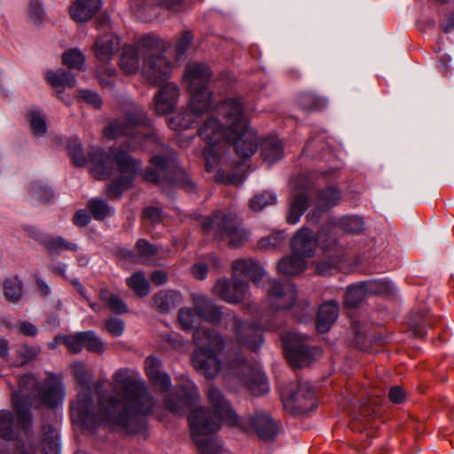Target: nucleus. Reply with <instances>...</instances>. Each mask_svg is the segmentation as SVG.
Segmentation results:
<instances>
[{"label": "nucleus", "mask_w": 454, "mask_h": 454, "mask_svg": "<svg viewBox=\"0 0 454 454\" xmlns=\"http://www.w3.org/2000/svg\"><path fill=\"white\" fill-rule=\"evenodd\" d=\"M37 439H39L37 437ZM39 441V445H42L43 454H59L60 444L59 435L55 428L47 425L43 427L42 440Z\"/></svg>", "instance_id": "obj_39"}, {"label": "nucleus", "mask_w": 454, "mask_h": 454, "mask_svg": "<svg viewBox=\"0 0 454 454\" xmlns=\"http://www.w3.org/2000/svg\"><path fill=\"white\" fill-rule=\"evenodd\" d=\"M234 275L239 273L251 279L255 285H263L262 280L266 275L263 267L254 259L243 258L238 259L232 262L231 266Z\"/></svg>", "instance_id": "obj_29"}, {"label": "nucleus", "mask_w": 454, "mask_h": 454, "mask_svg": "<svg viewBox=\"0 0 454 454\" xmlns=\"http://www.w3.org/2000/svg\"><path fill=\"white\" fill-rule=\"evenodd\" d=\"M88 153L91 163L90 172L98 179H104L111 175V160L114 161L120 173L125 175L124 176H130L132 180L141 170V161L122 147L112 148L110 155H107L103 149L90 146Z\"/></svg>", "instance_id": "obj_8"}, {"label": "nucleus", "mask_w": 454, "mask_h": 454, "mask_svg": "<svg viewBox=\"0 0 454 454\" xmlns=\"http://www.w3.org/2000/svg\"><path fill=\"white\" fill-rule=\"evenodd\" d=\"M239 366L241 367L240 380L252 395L259 396L269 391V383L264 373L260 369L250 366L240 354L228 363V367L231 370Z\"/></svg>", "instance_id": "obj_16"}, {"label": "nucleus", "mask_w": 454, "mask_h": 454, "mask_svg": "<svg viewBox=\"0 0 454 454\" xmlns=\"http://www.w3.org/2000/svg\"><path fill=\"white\" fill-rule=\"evenodd\" d=\"M192 40V33L190 30H185L178 38L174 47L176 58H181L186 52Z\"/></svg>", "instance_id": "obj_60"}, {"label": "nucleus", "mask_w": 454, "mask_h": 454, "mask_svg": "<svg viewBox=\"0 0 454 454\" xmlns=\"http://www.w3.org/2000/svg\"><path fill=\"white\" fill-rule=\"evenodd\" d=\"M29 192L32 200L37 202H47L52 195V190L41 182H34L29 186Z\"/></svg>", "instance_id": "obj_52"}, {"label": "nucleus", "mask_w": 454, "mask_h": 454, "mask_svg": "<svg viewBox=\"0 0 454 454\" xmlns=\"http://www.w3.org/2000/svg\"><path fill=\"white\" fill-rule=\"evenodd\" d=\"M294 317L300 322H307L313 317V309L305 300L296 301L292 305Z\"/></svg>", "instance_id": "obj_56"}, {"label": "nucleus", "mask_w": 454, "mask_h": 454, "mask_svg": "<svg viewBox=\"0 0 454 454\" xmlns=\"http://www.w3.org/2000/svg\"><path fill=\"white\" fill-rule=\"evenodd\" d=\"M285 239L286 236L283 231L274 232L262 238L258 242V247L264 250H275L284 244Z\"/></svg>", "instance_id": "obj_58"}, {"label": "nucleus", "mask_w": 454, "mask_h": 454, "mask_svg": "<svg viewBox=\"0 0 454 454\" xmlns=\"http://www.w3.org/2000/svg\"><path fill=\"white\" fill-rule=\"evenodd\" d=\"M277 203V195L271 191H263L255 194L249 201L250 208L254 212H260L266 207Z\"/></svg>", "instance_id": "obj_47"}, {"label": "nucleus", "mask_w": 454, "mask_h": 454, "mask_svg": "<svg viewBox=\"0 0 454 454\" xmlns=\"http://www.w3.org/2000/svg\"><path fill=\"white\" fill-rule=\"evenodd\" d=\"M145 181L165 185H176L188 192L196 191V184L191 179L183 168L176 166L174 161L157 155L151 159V166L143 174Z\"/></svg>", "instance_id": "obj_9"}, {"label": "nucleus", "mask_w": 454, "mask_h": 454, "mask_svg": "<svg viewBox=\"0 0 454 454\" xmlns=\"http://www.w3.org/2000/svg\"><path fill=\"white\" fill-rule=\"evenodd\" d=\"M288 400L292 402L295 413H306L316 406L313 388L308 382H300L295 391L292 392Z\"/></svg>", "instance_id": "obj_26"}, {"label": "nucleus", "mask_w": 454, "mask_h": 454, "mask_svg": "<svg viewBox=\"0 0 454 454\" xmlns=\"http://www.w3.org/2000/svg\"><path fill=\"white\" fill-rule=\"evenodd\" d=\"M41 352L39 346L22 345L16 349L17 358L14 360L13 364L21 366L30 361L35 360Z\"/></svg>", "instance_id": "obj_49"}, {"label": "nucleus", "mask_w": 454, "mask_h": 454, "mask_svg": "<svg viewBox=\"0 0 454 454\" xmlns=\"http://www.w3.org/2000/svg\"><path fill=\"white\" fill-rule=\"evenodd\" d=\"M143 215L152 224H157L162 221V210L157 207H147L143 210Z\"/></svg>", "instance_id": "obj_63"}, {"label": "nucleus", "mask_w": 454, "mask_h": 454, "mask_svg": "<svg viewBox=\"0 0 454 454\" xmlns=\"http://www.w3.org/2000/svg\"><path fill=\"white\" fill-rule=\"evenodd\" d=\"M211 105V101L201 99L199 94L192 95L188 106L181 114L168 121L169 128L172 129H190L198 118L210 108Z\"/></svg>", "instance_id": "obj_17"}, {"label": "nucleus", "mask_w": 454, "mask_h": 454, "mask_svg": "<svg viewBox=\"0 0 454 454\" xmlns=\"http://www.w3.org/2000/svg\"><path fill=\"white\" fill-rule=\"evenodd\" d=\"M233 331L239 343L256 350L263 343L262 325L258 322L244 321L236 315L232 316Z\"/></svg>", "instance_id": "obj_19"}, {"label": "nucleus", "mask_w": 454, "mask_h": 454, "mask_svg": "<svg viewBox=\"0 0 454 454\" xmlns=\"http://www.w3.org/2000/svg\"><path fill=\"white\" fill-rule=\"evenodd\" d=\"M39 397L50 406H56L64 397V387L61 379L51 374L43 382Z\"/></svg>", "instance_id": "obj_30"}, {"label": "nucleus", "mask_w": 454, "mask_h": 454, "mask_svg": "<svg viewBox=\"0 0 454 454\" xmlns=\"http://www.w3.org/2000/svg\"><path fill=\"white\" fill-rule=\"evenodd\" d=\"M249 283L233 275L232 282L228 278H220L216 281L213 292L221 300L230 304L241 302L247 296Z\"/></svg>", "instance_id": "obj_18"}, {"label": "nucleus", "mask_w": 454, "mask_h": 454, "mask_svg": "<svg viewBox=\"0 0 454 454\" xmlns=\"http://www.w3.org/2000/svg\"><path fill=\"white\" fill-rule=\"evenodd\" d=\"M89 351L101 354L105 352V343L103 340L92 331L83 332V348Z\"/></svg>", "instance_id": "obj_53"}, {"label": "nucleus", "mask_w": 454, "mask_h": 454, "mask_svg": "<svg viewBox=\"0 0 454 454\" xmlns=\"http://www.w3.org/2000/svg\"><path fill=\"white\" fill-rule=\"evenodd\" d=\"M61 340L67 349L72 353H79L83 348V332L77 333L73 335L55 337V340Z\"/></svg>", "instance_id": "obj_54"}, {"label": "nucleus", "mask_w": 454, "mask_h": 454, "mask_svg": "<svg viewBox=\"0 0 454 454\" xmlns=\"http://www.w3.org/2000/svg\"><path fill=\"white\" fill-rule=\"evenodd\" d=\"M67 151L75 166L83 167L86 165L87 158L83 153L82 145L79 138L73 137L68 140Z\"/></svg>", "instance_id": "obj_50"}, {"label": "nucleus", "mask_w": 454, "mask_h": 454, "mask_svg": "<svg viewBox=\"0 0 454 454\" xmlns=\"http://www.w3.org/2000/svg\"><path fill=\"white\" fill-rule=\"evenodd\" d=\"M107 304L110 309L116 314H123L127 311V307L122 300L114 294H111L107 298Z\"/></svg>", "instance_id": "obj_64"}, {"label": "nucleus", "mask_w": 454, "mask_h": 454, "mask_svg": "<svg viewBox=\"0 0 454 454\" xmlns=\"http://www.w3.org/2000/svg\"><path fill=\"white\" fill-rule=\"evenodd\" d=\"M183 396L168 395L165 398V408L172 413L182 415L184 413L186 406L195 401L198 396V388L196 385L187 380L184 384L178 387Z\"/></svg>", "instance_id": "obj_21"}, {"label": "nucleus", "mask_w": 454, "mask_h": 454, "mask_svg": "<svg viewBox=\"0 0 454 454\" xmlns=\"http://www.w3.org/2000/svg\"><path fill=\"white\" fill-rule=\"evenodd\" d=\"M184 0H157L142 7V12L145 14L150 10L154 11L157 8H162L170 12H177L181 9Z\"/></svg>", "instance_id": "obj_55"}, {"label": "nucleus", "mask_w": 454, "mask_h": 454, "mask_svg": "<svg viewBox=\"0 0 454 454\" xmlns=\"http://www.w3.org/2000/svg\"><path fill=\"white\" fill-rule=\"evenodd\" d=\"M121 40L119 36L108 33L95 40L92 50L94 56L102 62L110 61L119 50Z\"/></svg>", "instance_id": "obj_28"}, {"label": "nucleus", "mask_w": 454, "mask_h": 454, "mask_svg": "<svg viewBox=\"0 0 454 454\" xmlns=\"http://www.w3.org/2000/svg\"><path fill=\"white\" fill-rule=\"evenodd\" d=\"M180 301V294L174 291H160L153 295V308L160 313H167Z\"/></svg>", "instance_id": "obj_40"}, {"label": "nucleus", "mask_w": 454, "mask_h": 454, "mask_svg": "<svg viewBox=\"0 0 454 454\" xmlns=\"http://www.w3.org/2000/svg\"><path fill=\"white\" fill-rule=\"evenodd\" d=\"M28 118L33 133L37 137L44 136L47 131V123L43 113L36 107H32Z\"/></svg>", "instance_id": "obj_48"}, {"label": "nucleus", "mask_w": 454, "mask_h": 454, "mask_svg": "<svg viewBox=\"0 0 454 454\" xmlns=\"http://www.w3.org/2000/svg\"><path fill=\"white\" fill-rule=\"evenodd\" d=\"M339 304L331 301L322 304L317 312L316 326L320 333H327L339 316Z\"/></svg>", "instance_id": "obj_33"}, {"label": "nucleus", "mask_w": 454, "mask_h": 454, "mask_svg": "<svg viewBox=\"0 0 454 454\" xmlns=\"http://www.w3.org/2000/svg\"><path fill=\"white\" fill-rule=\"evenodd\" d=\"M136 247L143 257H151L157 254L158 249L145 239L137 241Z\"/></svg>", "instance_id": "obj_61"}, {"label": "nucleus", "mask_w": 454, "mask_h": 454, "mask_svg": "<svg viewBox=\"0 0 454 454\" xmlns=\"http://www.w3.org/2000/svg\"><path fill=\"white\" fill-rule=\"evenodd\" d=\"M133 180L130 176H120L113 180L106 189V194L110 200L120 198L125 190L131 186Z\"/></svg>", "instance_id": "obj_45"}, {"label": "nucleus", "mask_w": 454, "mask_h": 454, "mask_svg": "<svg viewBox=\"0 0 454 454\" xmlns=\"http://www.w3.org/2000/svg\"><path fill=\"white\" fill-rule=\"evenodd\" d=\"M4 294L8 301L17 303L23 294L22 281L16 276L5 279L4 283Z\"/></svg>", "instance_id": "obj_43"}, {"label": "nucleus", "mask_w": 454, "mask_h": 454, "mask_svg": "<svg viewBox=\"0 0 454 454\" xmlns=\"http://www.w3.org/2000/svg\"><path fill=\"white\" fill-rule=\"evenodd\" d=\"M179 89L176 84H165L154 97V111L158 115H165L173 112L177 105Z\"/></svg>", "instance_id": "obj_25"}, {"label": "nucleus", "mask_w": 454, "mask_h": 454, "mask_svg": "<svg viewBox=\"0 0 454 454\" xmlns=\"http://www.w3.org/2000/svg\"><path fill=\"white\" fill-rule=\"evenodd\" d=\"M41 392L38 381L32 374H25L19 380V389L12 393V403L17 400L20 406L27 409V404L31 403V399L37 397Z\"/></svg>", "instance_id": "obj_27"}, {"label": "nucleus", "mask_w": 454, "mask_h": 454, "mask_svg": "<svg viewBox=\"0 0 454 454\" xmlns=\"http://www.w3.org/2000/svg\"><path fill=\"white\" fill-rule=\"evenodd\" d=\"M101 6V0H76L69 7V13L75 22L84 23L95 15Z\"/></svg>", "instance_id": "obj_31"}, {"label": "nucleus", "mask_w": 454, "mask_h": 454, "mask_svg": "<svg viewBox=\"0 0 454 454\" xmlns=\"http://www.w3.org/2000/svg\"><path fill=\"white\" fill-rule=\"evenodd\" d=\"M72 370L82 390L71 404V416L74 422L90 431L102 424L131 430L138 416H146L154 409V399L138 373L126 369L116 371L113 376L115 395L100 394L96 407L88 387L91 377L84 365L75 363Z\"/></svg>", "instance_id": "obj_1"}, {"label": "nucleus", "mask_w": 454, "mask_h": 454, "mask_svg": "<svg viewBox=\"0 0 454 454\" xmlns=\"http://www.w3.org/2000/svg\"><path fill=\"white\" fill-rule=\"evenodd\" d=\"M142 51L138 41L132 45H125L120 58V67L127 74H134L139 69Z\"/></svg>", "instance_id": "obj_34"}, {"label": "nucleus", "mask_w": 454, "mask_h": 454, "mask_svg": "<svg viewBox=\"0 0 454 454\" xmlns=\"http://www.w3.org/2000/svg\"><path fill=\"white\" fill-rule=\"evenodd\" d=\"M217 114L224 120L230 132L235 135V152L242 158L251 157L257 150L258 138L247 127L244 106L240 98H227L216 106Z\"/></svg>", "instance_id": "obj_4"}, {"label": "nucleus", "mask_w": 454, "mask_h": 454, "mask_svg": "<svg viewBox=\"0 0 454 454\" xmlns=\"http://www.w3.org/2000/svg\"><path fill=\"white\" fill-rule=\"evenodd\" d=\"M395 289L392 282L383 279L363 281L347 287L344 303L347 307L356 308L367 294H394Z\"/></svg>", "instance_id": "obj_12"}, {"label": "nucleus", "mask_w": 454, "mask_h": 454, "mask_svg": "<svg viewBox=\"0 0 454 454\" xmlns=\"http://www.w3.org/2000/svg\"><path fill=\"white\" fill-rule=\"evenodd\" d=\"M145 370L150 380L167 391L171 387L170 376L161 371L160 360L153 356H148L145 361Z\"/></svg>", "instance_id": "obj_32"}, {"label": "nucleus", "mask_w": 454, "mask_h": 454, "mask_svg": "<svg viewBox=\"0 0 454 454\" xmlns=\"http://www.w3.org/2000/svg\"><path fill=\"white\" fill-rule=\"evenodd\" d=\"M150 121L145 111L139 106H134L125 116L111 121L105 129L104 135L108 139L128 137L125 147L129 151L145 149L149 152H160L164 146L154 132L148 134L134 133L138 126H149Z\"/></svg>", "instance_id": "obj_3"}, {"label": "nucleus", "mask_w": 454, "mask_h": 454, "mask_svg": "<svg viewBox=\"0 0 454 454\" xmlns=\"http://www.w3.org/2000/svg\"><path fill=\"white\" fill-rule=\"evenodd\" d=\"M238 422L231 427H239L246 433L254 432L259 439L269 442L278 435V425L276 421L263 411H255L246 418L239 419Z\"/></svg>", "instance_id": "obj_15"}, {"label": "nucleus", "mask_w": 454, "mask_h": 454, "mask_svg": "<svg viewBox=\"0 0 454 454\" xmlns=\"http://www.w3.org/2000/svg\"><path fill=\"white\" fill-rule=\"evenodd\" d=\"M261 154L263 161L270 165L281 160L284 156L281 141L276 137L264 139L261 144Z\"/></svg>", "instance_id": "obj_36"}, {"label": "nucleus", "mask_w": 454, "mask_h": 454, "mask_svg": "<svg viewBox=\"0 0 454 454\" xmlns=\"http://www.w3.org/2000/svg\"><path fill=\"white\" fill-rule=\"evenodd\" d=\"M306 259L292 252L290 256L283 257L278 263V270L283 275L294 276L306 269Z\"/></svg>", "instance_id": "obj_35"}, {"label": "nucleus", "mask_w": 454, "mask_h": 454, "mask_svg": "<svg viewBox=\"0 0 454 454\" xmlns=\"http://www.w3.org/2000/svg\"><path fill=\"white\" fill-rule=\"evenodd\" d=\"M196 313L192 308H182L178 313V321L183 330L192 331L194 328Z\"/></svg>", "instance_id": "obj_59"}, {"label": "nucleus", "mask_w": 454, "mask_h": 454, "mask_svg": "<svg viewBox=\"0 0 454 454\" xmlns=\"http://www.w3.org/2000/svg\"><path fill=\"white\" fill-rule=\"evenodd\" d=\"M18 422L21 432L14 425L13 415L9 411H0V438L4 441L15 442V450L18 454H36L39 449V441L33 431L32 416L27 409L20 406L14 401Z\"/></svg>", "instance_id": "obj_7"}, {"label": "nucleus", "mask_w": 454, "mask_h": 454, "mask_svg": "<svg viewBox=\"0 0 454 454\" xmlns=\"http://www.w3.org/2000/svg\"><path fill=\"white\" fill-rule=\"evenodd\" d=\"M46 78L50 84L55 88H73L76 84V79L74 74L63 68L58 69L56 72L47 71Z\"/></svg>", "instance_id": "obj_41"}, {"label": "nucleus", "mask_w": 454, "mask_h": 454, "mask_svg": "<svg viewBox=\"0 0 454 454\" xmlns=\"http://www.w3.org/2000/svg\"><path fill=\"white\" fill-rule=\"evenodd\" d=\"M28 14L31 20H34V22H42L44 18V11L43 9L41 3L35 0L31 1L28 6Z\"/></svg>", "instance_id": "obj_62"}, {"label": "nucleus", "mask_w": 454, "mask_h": 454, "mask_svg": "<svg viewBox=\"0 0 454 454\" xmlns=\"http://www.w3.org/2000/svg\"><path fill=\"white\" fill-rule=\"evenodd\" d=\"M212 76L210 67L205 63L189 62L185 66L184 82L191 96L199 94L201 99L211 101L208 83Z\"/></svg>", "instance_id": "obj_13"}, {"label": "nucleus", "mask_w": 454, "mask_h": 454, "mask_svg": "<svg viewBox=\"0 0 454 454\" xmlns=\"http://www.w3.org/2000/svg\"><path fill=\"white\" fill-rule=\"evenodd\" d=\"M340 200V192L337 188L328 186L320 190L316 199L315 208L309 212L307 218L311 223H317L321 214L338 205Z\"/></svg>", "instance_id": "obj_22"}, {"label": "nucleus", "mask_w": 454, "mask_h": 454, "mask_svg": "<svg viewBox=\"0 0 454 454\" xmlns=\"http://www.w3.org/2000/svg\"><path fill=\"white\" fill-rule=\"evenodd\" d=\"M198 136L209 145H216L223 140L230 141L235 145L238 137L230 132L228 127L221 123L214 116L207 117L202 125L198 129Z\"/></svg>", "instance_id": "obj_20"}, {"label": "nucleus", "mask_w": 454, "mask_h": 454, "mask_svg": "<svg viewBox=\"0 0 454 454\" xmlns=\"http://www.w3.org/2000/svg\"><path fill=\"white\" fill-rule=\"evenodd\" d=\"M202 229L205 232L213 231L218 241H227L231 248L243 246L248 240L247 231L241 226L236 215L215 211L204 218Z\"/></svg>", "instance_id": "obj_10"}, {"label": "nucleus", "mask_w": 454, "mask_h": 454, "mask_svg": "<svg viewBox=\"0 0 454 454\" xmlns=\"http://www.w3.org/2000/svg\"><path fill=\"white\" fill-rule=\"evenodd\" d=\"M192 306L197 317L206 322L217 324L222 319L223 310L221 307L204 294H192Z\"/></svg>", "instance_id": "obj_24"}, {"label": "nucleus", "mask_w": 454, "mask_h": 454, "mask_svg": "<svg viewBox=\"0 0 454 454\" xmlns=\"http://www.w3.org/2000/svg\"><path fill=\"white\" fill-rule=\"evenodd\" d=\"M63 63L68 67L83 70L85 58L83 54L77 49L67 51L62 56Z\"/></svg>", "instance_id": "obj_57"}, {"label": "nucleus", "mask_w": 454, "mask_h": 454, "mask_svg": "<svg viewBox=\"0 0 454 454\" xmlns=\"http://www.w3.org/2000/svg\"><path fill=\"white\" fill-rule=\"evenodd\" d=\"M305 340V335L294 332L286 333L283 336L286 358L295 367L309 365L318 351L315 348H310Z\"/></svg>", "instance_id": "obj_14"}, {"label": "nucleus", "mask_w": 454, "mask_h": 454, "mask_svg": "<svg viewBox=\"0 0 454 454\" xmlns=\"http://www.w3.org/2000/svg\"><path fill=\"white\" fill-rule=\"evenodd\" d=\"M87 207L93 218L98 221L105 220L114 214L112 207L103 199L92 198L88 201Z\"/></svg>", "instance_id": "obj_44"}, {"label": "nucleus", "mask_w": 454, "mask_h": 454, "mask_svg": "<svg viewBox=\"0 0 454 454\" xmlns=\"http://www.w3.org/2000/svg\"><path fill=\"white\" fill-rule=\"evenodd\" d=\"M192 339L198 347L192 356L193 367L207 378L215 377L222 367L219 354L226 347L224 337L215 330L202 326L195 328Z\"/></svg>", "instance_id": "obj_5"}, {"label": "nucleus", "mask_w": 454, "mask_h": 454, "mask_svg": "<svg viewBox=\"0 0 454 454\" xmlns=\"http://www.w3.org/2000/svg\"><path fill=\"white\" fill-rule=\"evenodd\" d=\"M338 225L345 232L356 234L364 230V223L358 215H346L339 220Z\"/></svg>", "instance_id": "obj_51"}, {"label": "nucleus", "mask_w": 454, "mask_h": 454, "mask_svg": "<svg viewBox=\"0 0 454 454\" xmlns=\"http://www.w3.org/2000/svg\"><path fill=\"white\" fill-rule=\"evenodd\" d=\"M207 399L213 411L199 407L188 417L191 437L197 447L198 454H222V444L214 434L220 430L223 422L232 426L237 424L238 419L229 402L218 388L210 386L207 389Z\"/></svg>", "instance_id": "obj_2"}, {"label": "nucleus", "mask_w": 454, "mask_h": 454, "mask_svg": "<svg viewBox=\"0 0 454 454\" xmlns=\"http://www.w3.org/2000/svg\"><path fill=\"white\" fill-rule=\"evenodd\" d=\"M127 286L140 297L146 296L150 292V285L142 271L135 272L126 279Z\"/></svg>", "instance_id": "obj_46"}, {"label": "nucleus", "mask_w": 454, "mask_h": 454, "mask_svg": "<svg viewBox=\"0 0 454 454\" xmlns=\"http://www.w3.org/2000/svg\"><path fill=\"white\" fill-rule=\"evenodd\" d=\"M262 288L267 294V301L272 312L290 309L297 298L296 286L291 281L281 282L269 278L263 282Z\"/></svg>", "instance_id": "obj_11"}, {"label": "nucleus", "mask_w": 454, "mask_h": 454, "mask_svg": "<svg viewBox=\"0 0 454 454\" xmlns=\"http://www.w3.org/2000/svg\"><path fill=\"white\" fill-rule=\"evenodd\" d=\"M297 104L301 109L306 112H317L325 109L328 99L311 91L300 94Z\"/></svg>", "instance_id": "obj_37"}, {"label": "nucleus", "mask_w": 454, "mask_h": 454, "mask_svg": "<svg viewBox=\"0 0 454 454\" xmlns=\"http://www.w3.org/2000/svg\"><path fill=\"white\" fill-rule=\"evenodd\" d=\"M41 243L51 254H59L64 250L76 251L78 249L75 243L67 241L62 237L47 236L42 239Z\"/></svg>", "instance_id": "obj_42"}, {"label": "nucleus", "mask_w": 454, "mask_h": 454, "mask_svg": "<svg viewBox=\"0 0 454 454\" xmlns=\"http://www.w3.org/2000/svg\"><path fill=\"white\" fill-rule=\"evenodd\" d=\"M290 246L292 252L306 259L316 254L317 239L311 230L303 227L293 236Z\"/></svg>", "instance_id": "obj_23"}, {"label": "nucleus", "mask_w": 454, "mask_h": 454, "mask_svg": "<svg viewBox=\"0 0 454 454\" xmlns=\"http://www.w3.org/2000/svg\"><path fill=\"white\" fill-rule=\"evenodd\" d=\"M309 200V195L304 192L294 196L286 215V222L289 224H296L300 221L308 208Z\"/></svg>", "instance_id": "obj_38"}, {"label": "nucleus", "mask_w": 454, "mask_h": 454, "mask_svg": "<svg viewBox=\"0 0 454 454\" xmlns=\"http://www.w3.org/2000/svg\"><path fill=\"white\" fill-rule=\"evenodd\" d=\"M142 51L141 74L153 85H160L170 78L172 62L165 56L167 43L155 35H144L138 39Z\"/></svg>", "instance_id": "obj_6"}]
</instances>
